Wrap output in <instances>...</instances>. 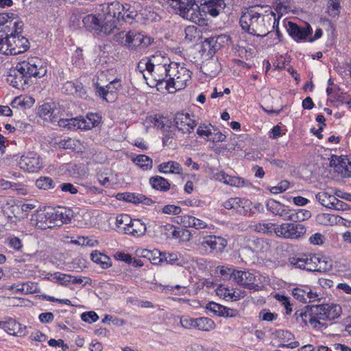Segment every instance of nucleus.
<instances>
[{"label": "nucleus", "instance_id": "1", "mask_svg": "<svg viewBox=\"0 0 351 351\" xmlns=\"http://www.w3.org/2000/svg\"><path fill=\"white\" fill-rule=\"evenodd\" d=\"M276 13L270 5H254L243 12L240 25L243 30L257 37H264L271 32L272 24H275Z\"/></svg>", "mask_w": 351, "mask_h": 351}, {"label": "nucleus", "instance_id": "2", "mask_svg": "<svg viewBox=\"0 0 351 351\" xmlns=\"http://www.w3.org/2000/svg\"><path fill=\"white\" fill-rule=\"evenodd\" d=\"M341 307L336 304H321L307 305L305 310L300 309L295 313L296 319L305 325L308 322L315 328L326 327L325 321L333 320L341 313Z\"/></svg>", "mask_w": 351, "mask_h": 351}, {"label": "nucleus", "instance_id": "3", "mask_svg": "<svg viewBox=\"0 0 351 351\" xmlns=\"http://www.w3.org/2000/svg\"><path fill=\"white\" fill-rule=\"evenodd\" d=\"M47 72V63L38 57L19 62L11 69L7 77L8 82L18 89H24L31 77H42Z\"/></svg>", "mask_w": 351, "mask_h": 351}, {"label": "nucleus", "instance_id": "4", "mask_svg": "<svg viewBox=\"0 0 351 351\" xmlns=\"http://www.w3.org/2000/svg\"><path fill=\"white\" fill-rule=\"evenodd\" d=\"M23 26L18 29L16 27L5 31L4 36L1 37L0 52L5 55H18L26 51L29 49L28 40L21 35Z\"/></svg>", "mask_w": 351, "mask_h": 351}, {"label": "nucleus", "instance_id": "5", "mask_svg": "<svg viewBox=\"0 0 351 351\" xmlns=\"http://www.w3.org/2000/svg\"><path fill=\"white\" fill-rule=\"evenodd\" d=\"M170 77L167 80L166 88L170 91L171 88L179 90L184 88L187 83L191 80L192 72L187 69L184 64L171 62L170 66Z\"/></svg>", "mask_w": 351, "mask_h": 351}, {"label": "nucleus", "instance_id": "6", "mask_svg": "<svg viewBox=\"0 0 351 351\" xmlns=\"http://www.w3.org/2000/svg\"><path fill=\"white\" fill-rule=\"evenodd\" d=\"M191 3L193 4L194 11L199 12L204 21L202 24L197 21L193 23L202 27L208 25V20L206 19L207 14L215 17L226 8L223 0H191Z\"/></svg>", "mask_w": 351, "mask_h": 351}, {"label": "nucleus", "instance_id": "7", "mask_svg": "<svg viewBox=\"0 0 351 351\" xmlns=\"http://www.w3.org/2000/svg\"><path fill=\"white\" fill-rule=\"evenodd\" d=\"M116 39L132 50L146 48L154 40L151 37L135 31H129L127 33L121 32L116 35Z\"/></svg>", "mask_w": 351, "mask_h": 351}, {"label": "nucleus", "instance_id": "8", "mask_svg": "<svg viewBox=\"0 0 351 351\" xmlns=\"http://www.w3.org/2000/svg\"><path fill=\"white\" fill-rule=\"evenodd\" d=\"M167 4L174 10L176 14L191 22L204 23L201 14L194 11L191 0H165Z\"/></svg>", "mask_w": 351, "mask_h": 351}, {"label": "nucleus", "instance_id": "9", "mask_svg": "<svg viewBox=\"0 0 351 351\" xmlns=\"http://www.w3.org/2000/svg\"><path fill=\"white\" fill-rule=\"evenodd\" d=\"M125 8H126L125 5L118 1H113L103 5L102 10L105 15L106 23L108 25V32L117 27L116 23L121 20V14Z\"/></svg>", "mask_w": 351, "mask_h": 351}, {"label": "nucleus", "instance_id": "10", "mask_svg": "<svg viewBox=\"0 0 351 351\" xmlns=\"http://www.w3.org/2000/svg\"><path fill=\"white\" fill-rule=\"evenodd\" d=\"M306 227L301 223H284L276 226V235L285 239H297L306 233Z\"/></svg>", "mask_w": 351, "mask_h": 351}, {"label": "nucleus", "instance_id": "11", "mask_svg": "<svg viewBox=\"0 0 351 351\" xmlns=\"http://www.w3.org/2000/svg\"><path fill=\"white\" fill-rule=\"evenodd\" d=\"M19 167L27 172L34 173L43 168V161L35 152H28L21 156Z\"/></svg>", "mask_w": 351, "mask_h": 351}, {"label": "nucleus", "instance_id": "12", "mask_svg": "<svg viewBox=\"0 0 351 351\" xmlns=\"http://www.w3.org/2000/svg\"><path fill=\"white\" fill-rule=\"evenodd\" d=\"M317 254L299 253L289 258V262L295 267L308 271L316 270Z\"/></svg>", "mask_w": 351, "mask_h": 351}, {"label": "nucleus", "instance_id": "13", "mask_svg": "<svg viewBox=\"0 0 351 351\" xmlns=\"http://www.w3.org/2000/svg\"><path fill=\"white\" fill-rule=\"evenodd\" d=\"M121 82L119 79H114L106 86L95 84V90L99 96L107 102H113L117 99L118 91L121 88Z\"/></svg>", "mask_w": 351, "mask_h": 351}, {"label": "nucleus", "instance_id": "14", "mask_svg": "<svg viewBox=\"0 0 351 351\" xmlns=\"http://www.w3.org/2000/svg\"><path fill=\"white\" fill-rule=\"evenodd\" d=\"M52 216L51 208L38 210L32 215L31 223L41 230L51 228L53 227Z\"/></svg>", "mask_w": 351, "mask_h": 351}, {"label": "nucleus", "instance_id": "15", "mask_svg": "<svg viewBox=\"0 0 351 351\" xmlns=\"http://www.w3.org/2000/svg\"><path fill=\"white\" fill-rule=\"evenodd\" d=\"M285 27L289 36L295 41L305 40L313 32V29L308 23L304 27H300L292 21H288Z\"/></svg>", "mask_w": 351, "mask_h": 351}, {"label": "nucleus", "instance_id": "16", "mask_svg": "<svg viewBox=\"0 0 351 351\" xmlns=\"http://www.w3.org/2000/svg\"><path fill=\"white\" fill-rule=\"evenodd\" d=\"M234 280L245 289L258 290L256 276L249 271L237 270Z\"/></svg>", "mask_w": 351, "mask_h": 351}, {"label": "nucleus", "instance_id": "17", "mask_svg": "<svg viewBox=\"0 0 351 351\" xmlns=\"http://www.w3.org/2000/svg\"><path fill=\"white\" fill-rule=\"evenodd\" d=\"M173 123L176 128L183 134L191 133L196 126L195 121L191 118L188 113H176Z\"/></svg>", "mask_w": 351, "mask_h": 351}, {"label": "nucleus", "instance_id": "18", "mask_svg": "<svg viewBox=\"0 0 351 351\" xmlns=\"http://www.w3.org/2000/svg\"><path fill=\"white\" fill-rule=\"evenodd\" d=\"M53 213L52 221L54 226H61L64 223H69L73 217V211L66 207L51 208Z\"/></svg>", "mask_w": 351, "mask_h": 351}, {"label": "nucleus", "instance_id": "19", "mask_svg": "<svg viewBox=\"0 0 351 351\" xmlns=\"http://www.w3.org/2000/svg\"><path fill=\"white\" fill-rule=\"evenodd\" d=\"M171 62L166 66L156 65L153 68V70L149 68H145V71H147L148 75L153 77L154 81L156 82V86L162 84L164 82L167 83V80L170 77V68Z\"/></svg>", "mask_w": 351, "mask_h": 351}, {"label": "nucleus", "instance_id": "20", "mask_svg": "<svg viewBox=\"0 0 351 351\" xmlns=\"http://www.w3.org/2000/svg\"><path fill=\"white\" fill-rule=\"evenodd\" d=\"M227 240L221 237L216 235H208L203 238L201 245L207 248L209 247L211 252H221L226 247Z\"/></svg>", "mask_w": 351, "mask_h": 351}, {"label": "nucleus", "instance_id": "21", "mask_svg": "<svg viewBox=\"0 0 351 351\" xmlns=\"http://www.w3.org/2000/svg\"><path fill=\"white\" fill-rule=\"evenodd\" d=\"M223 206L226 209H235L239 212L243 211L244 214L252 212V202L245 198L232 197L223 203Z\"/></svg>", "mask_w": 351, "mask_h": 351}, {"label": "nucleus", "instance_id": "22", "mask_svg": "<svg viewBox=\"0 0 351 351\" xmlns=\"http://www.w3.org/2000/svg\"><path fill=\"white\" fill-rule=\"evenodd\" d=\"M266 208L276 216L280 217L282 219L288 221L290 216L291 208L275 199H270L267 202Z\"/></svg>", "mask_w": 351, "mask_h": 351}, {"label": "nucleus", "instance_id": "23", "mask_svg": "<svg viewBox=\"0 0 351 351\" xmlns=\"http://www.w3.org/2000/svg\"><path fill=\"white\" fill-rule=\"evenodd\" d=\"M167 64H169V59L161 56V54H155L149 58L142 59L138 64V69L143 73L145 68H152L153 70V68L156 65L166 66Z\"/></svg>", "mask_w": 351, "mask_h": 351}, {"label": "nucleus", "instance_id": "24", "mask_svg": "<svg viewBox=\"0 0 351 351\" xmlns=\"http://www.w3.org/2000/svg\"><path fill=\"white\" fill-rule=\"evenodd\" d=\"M176 219L178 223L186 228H194L197 230L208 228V224L205 221L191 215L178 216Z\"/></svg>", "mask_w": 351, "mask_h": 351}, {"label": "nucleus", "instance_id": "25", "mask_svg": "<svg viewBox=\"0 0 351 351\" xmlns=\"http://www.w3.org/2000/svg\"><path fill=\"white\" fill-rule=\"evenodd\" d=\"M55 110V104L53 103H45L39 106L38 114L44 120L53 123L58 121Z\"/></svg>", "mask_w": 351, "mask_h": 351}, {"label": "nucleus", "instance_id": "26", "mask_svg": "<svg viewBox=\"0 0 351 351\" xmlns=\"http://www.w3.org/2000/svg\"><path fill=\"white\" fill-rule=\"evenodd\" d=\"M126 230V234L134 237H140L145 235L147 226L141 219H132V223L130 224L129 227L127 228Z\"/></svg>", "mask_w": 351, "mask_h": 351}, {"label": "nucleus", "instance_id": "27", "mask_svg": "<svg viewBox=\"0 0 351 351\" xmlns=\"http://www.w3.org/2000/svg\"><path fill=\"white\" fill-rule=\"evenodd\" d=\"M83 23L84 25L91 29H100L101 32H104V33H109L108 25L106 23V25H101V20L98 19L97 16L93 14H89L86 16L83 19Z\"/></svg>", "mask_w": 351, "mask_h": 351}, {"label": "nucleus", "instance_id": "28", "mask_svg": "<svg viewBox=\"0 0 351 351\" xmlns=\"http://www.w3.org/2000/svg\"><path fill=\"white\" fill-rule=\"evenodd\" d=\"M230 41V37L226 34H220L217 36L208 38L206 43L208 45L210 49L214 53L220 49L221 47L228 45Z\"/></svg>", "mask_w": 351, "mask_h": 351}, {"label": "nucleus", "instance_id": "29", "mask_svg": "<svg viewBox=\"0 0 351 351\" xmlns=\"http://www.w3.org/2000/svg\"><path fill=\"white\" fill-rule=\"evenodd\" d=\"M3 328L10 335L21 337L26 335V326H22L20 323L14 319L5 322Z\"/></svg>", "mask_w": 351, "mask_h": 351}, {"label": "nucleus", "instance_id": "30", "mask_svg": "<svg viewBox=\"0 0 351 351\" xmlns=\"http://www.w3.org/2000/svg\"><path fill=\"white\" fill-rule=\"evenodd\" d=\"M251 230L258 233H263L265 234H271L272 232L276 234V225L270 222H252L249 226Z\"/></svg>", "mask_w": 351, "mask_h": 351}, {"label": "nucleus", "instance_id": "31", "mask_svg": "<svg viewBox=\"0 0 351 351\" xmlns=\"http://www.w3.org/2000/svg\"><path fill=\"white\" fill-rule=\"evenodd\" d=\"M158 171L162 173L181 174L182 168L176 161H168L160 163L158 167Z\"/></svg>", "mask_w": 351, "mask_h": 351}, {"label": "nucleus", "instance_id": "32", "mask_svg": "<svg viewBox=\"0 0 351 351\" xmlns=\"http://www.w3.org/2000/svg\"><path fill=\"white\" fill-rule=\"evenodd\" d=\"M149 182L154 189L161 192H167L171 188V184L168 180L160 176L151 177Z\"/></svg>", "mask_w": 351, "mask_h": 351}, {"label": "nucleus", "instance_id": "33", "mask_svg": "<svg viewBox=\"0 0 351 351\" xmlns=\"http://www.w3.org/2000/svg\"><path fill=\"white\" fill-rule=\"evenodd\" d=\"M90 258L94 263L99 265L102 269H107L112 266L110 258L97 250H95L90 254Z\"/></svg>", "mask_w": 351, "mask_h": 351}, {"label": "nucleus", "instance_id": "34", "mask_svg": "<svg viewBox=\"0 0 351 351\" xmlns=\"http://www.w3.org/2000/svg\"><path fill=\"white\" fill-rule=\"evenodd\" d=\"M290 216L288 221L298 223V222L304 221L308 219L311 217V213L304 209H291Z\"/></svg>", "mask_w": 351, "mask_h": 351}, {"label": "nucleus", "instance_id": "35", "mask_svg": "<svg viewBox=\"0 0 351 351\" xmlns=\"http://www.w3.org/2000/svg\"><path fill=\"white\" fill-rule=\"evenodd\" d=\"M132 219L126 214H121L116 217L117 231L119 233L125 234L127 228L132 223Z\"/></svg>", "mask_w": 351, "mask_h": 351}, {"label": "nucleus", "instance_id": "36", "mask_svg": "<svg viewBox=\"0 0 351 351\" xmlns=\"http://www.w3.org/2000/svg\"><path fill=\"white\" fill-rule=\"evenodd\" d=\"M58 121V125L69 130L76 129H86L85 123L83 119H60Z\"/></svg>", "mask_w": 351, "mask_h": 351}, {"label": "nucleus", "instance_id": "37", "mask_svg": "<svg viewBox=\"0 0 351 351\" xmlns=\"http://www.w3.org/2000/svg\"><path fill=\"white\" fill-rule=\"evenodd\" d=\"M216 325L211 319L205 317L196 318L195 328L202 331H210L215 328Z\"/></svg>", "mask_w": 351, "mask_h": 351}, {"label": "nucleus", "instance_id": "38", "mask_svg": "<svg viewBox=\"0 0 351 351\" xmlns=\"http://www.w3.org/2000/svg\"><path fill=\"white\" fill-rule=\"evenodd\" d=\"M34 104V99L32 97L29 96H19L12 101L11 106L12 108H29Z\"/></svg>", "mask_w": 351, "mask_h": 351}, {"label": "nucleus", "instance_id": "39", "mask_svg": "<svg viewBox=\"0 0 351 351\" xmlns=\"http://www.w3.org/2000/svg\"><path fill=\"white\" fill-rule=\"evenodd\" d=\"M291 8V0H276L274 2V10L278 14L279 19L289 12Z\"/></svg>", "mask_w": 351, "mask_h": 351}, {"label": "nucleus", "instance_id": "40", "mask_svg": "<svg viewBox=\"0 0 351 351\" xmlns=\"http://www.w3.org/2000/svg\"><path fill=\"white\" fill-rule=\"evenodd\" d=\"M0 188L3 190L12 189L20 195L27 194V189L24 187V185L20 183L11 182L4 179H0Z\"/></svg>", "mask_w": 351, "mask_h": 351}, {"label": "nucleus", "instance_id": "41", "mask_svg": "<svg viewBox=\"0 0 351 351\" xmlns=\"http://www.w3.org/2000/svg\"><path fill=\"white\" fill-rule=\"evenodd\" d=\"M132 161L144 171L149 170L152 167V159L146 155H138L132 159Z\"/></svg>", "mask_w": 351, "mask_h": 351}, {"label": "nucleus", "instance_id": "42", "mask_svg": "<svg viewBox=\"0 0 351 351\" xmlns=\"http://www.w3.org/2000/svg\"><path fill=\"white\" fill-rule=\"evenodd\" d=\"M332 268V261L328 258L317 254L316 270L317 272H326Z\"/></svg>", "mask_w": 351, "mask_h": 351}, {"label": "nucleus", "instance_id": "43", "mask_svg": "<svg viewBox=\"0 0 351 351\" xmlns=\"http://www.w3.org/2000/svg\"><path fill=\"white\" fill-rule=\"evenodd\" d=\"M315 198L319 203L328 208L331 209L335 201V196L328 194L326 192L322 191L315 195Z\"/></svg>", "mask_w": 351, "mask_h": 351}, {"label": "nucleus", "instance_id": "44", "mask_svg": "<svg viewBox=\"0 0 351 351\" xmlns=\"http://www.w3.org/2000/svg\"><path fill=\"white\" fill-rule=\"evenodd\" d=\"M249 247L253 252L258 253L267 250L268 243L263 239L255 238L250 241Z\"/></svg>", "mask_w": 351, "mask_h": 351}, {"label": "nucleus", "instance_id": "45", "mask_svg": "<svg viewBox=\"0 0 351 351\" xmlns=\"http://www.w3.org/2000/svg\"><path fill=\"white\" fill-rule=\"evenodd\" d=\"M36 186L39 189L49 190L53 189L56 186V184L52 178L47 176H44L40 177L36 180Z\"/></svg>", "mask_w": 351, "mask_h": 351}, {"label": "nucleus", "instance_id": "46", "mask_svg": "<svg viewBox=\"0 0 351 351\" xmlns=\"http://www.w3.org/2000/svg\"><path fill=\"white\" fill-rule=\"evenodd\" d=\"M213 128L214 126L211 124H200L197 129V134L199 137L209 141Z\"/></svg>", "mask_w": 351, "mask_h": 351}, {"label": "nucleus", "instance_id": "47", "mask_svg": "<svg viewBox=\"0 0 351 351\" xmlns=\"http://www.w3.org/2000/svg\"><path fill=\"white\" fill-rule=\"evenodd\" d=\"M162 252L158 250L150 251L145 250L143 252V256L147 257L154 265H158L162 262Z\"/></svg>", "mask_w": 351, "mask_h": 351}, {"label": "nucleus", "instance_id": "48", "mask_svg": "<svg viewBox=\"0 0 351 351\" xmlns=\"http://www.w3.org/2000/svg\"><path fill=\"white\" fill-rule=\"evenodd\" d=\"M339 0H327V12L329 16L336 17L340 13Z\"/></svg>", "mask_w": 351, "mask_h": 351}, {"label": "nucleus", "instance_id": "49", "mask_svg": "<svg viewBox=\"0 0 351 351\" xmlns=\"http://www.w3.org/2000/svg\"><path fill=\"white\" fill-rule=\"evenodd\" d=\"M308 287H296L293 289V297L298 300V301L302 303H307L308 299V293H307Z\"/></svg>", "mask_w": 351, "mask_h": 351}, {"label": "nucleus", "instance_id": "50", "mask_svg": "<svg viewBox=\"0 0 351 351\" xmlns=\"http://www.w3.org/2000/svg\"><path fill=\"white\" fill-rule=\"evenodd\" d=\"M83 121L86 125L85 130H90L99 123L101 117L97 114L89 113L86 115V119H83Z\"/></svg>", "mask_w": 351, "mask_h": 351}, {"label": "nucleus", "instance_id": "51", "mask_svg": "<svg viewBox=\"0 0 351 351\" xmlns=\"http://www.w3.org/2000/svg\"><path fill=\"white\" fill-rule=\"evenodd\" d=\"M124 5H125L126 8H125L124 11L122 12L121 19L130 23L137 16V12L134 9H132V8L130 5L125 4Z\"/></svg>", "mask_w": 351, "mask_h": 351}, {"label": "nucleus", "instance_id": "52", "mask_svg": "<svg viewBox=\"0 0 351 351\" xmlns=\"http://www.w3.org/2000/svg\"><path fill=\"white\" fill-rule=\"evenodd\" d=\"M82 88V84L74 83L73 82H66L64 84L62 90L68 95H74L80 90Z\"/></svg>", "mask_w": 351, "mask_h": 351}, {"label": "nucleus", "instance_id": "53", "mask_svg": "<svg viewBox=\"0 0 351 351\" xmlns=\"http://www.w3.org/2000/svg\"><path fill=\"white\" fill-rule=\"evenodd\" d=\"M217 271H219V274L221 276L223 277L224 279H234V274L237 270L234 269L233 267H228L226 266H219L217 267Z\"/></svg>", "mask_w": 351, "mask_h": 351}, {"label": "nucleus", "instance_id": "54", "mask_svg": "<svg viewBox=\"0 0 351 351\" xmlns=\"http://www.w3.org/2000/svg\"><path fill=\"white\" fill-rule=\"evenodd\" d=\"M139 195L140 194H135L131 193H119L118 194V199H123L126 202H132L134 204H139V201L141 199L139 197Z\"/></svg>", "mask_w": 351, "mask_h": 351}, {"label": "nucleus", "instance_id": "55", "mask_svg": "<svg viewBox=\"0 0 351 351\" xmlns=\"http://www.w3.org/2000/svg\"><path fill=\"white\" fill-rule=\"evenodd\" d=\"M21 287L22 289V293L25 294L35 293H38L39 291L37 284L32 282L22 283V286Z\"/></svg>", "mask_w": 351, "mask_h": 351}, {"label": "nucleus", "instance_id": "56", "mask_svg": "<svg viewBox=\"0 0 351 351\" xmlns=\"http://www.w3.org/2000/svg\"><path fill=\"white\" fill-rule=\"evenodd\" d=\"M162 261H165L166 263L171 265H180L181 263L179 261L178 256L176 253H167L162 252Z\"/></svg>", "mask_w": 351, "mask_h": 351}, {"label": "nucleus", "instance_id": "57", "mask_svg": "<svg viewBox=\"0 0 351 351\" xmlns=\"http://www.w3.org/2000/svg\"><path fill=\"white\" fill-rule=\"evenodd\" d=\"M180 324L186 329L195 328L196 324V318H192L187 315H184L180 318Z\"/></svg>", "mask_w": 351, "mask_h": 351}, {"label": "nucleus", "instance_id": "58", "mask_svg": "<svg viewBox=\"0 0 351 351\" xmlns=\"http://www.w3.org/2000/svg\"><path fill=\"white\" fill-rule=\"evenodd\" d=\"M289 187V182L287 180H282L277 186L271 187L269 191L273 194H279L285 191Z\"/></svg>", "mask_w": 351, "mask_h": 351}, {"label": "nucleus", "instance_id": "59", "mask_svg": "<svg viewBox=\"0 0 351 351\" xmlns=\"http://www.w3.org/2000/svg\"><path fill=\"white\" fill-rule=\"evenodd\" d=\"M277 317V313H271L267 309H263L259 313V318L263 321L272 322L276 320Z\"/></svg>", "mask_w": 351, "mask_h": 351}, {"label": "nucleus", "instance_id": "60", "mask_svg": "<svg viewBox=\"0 0 351 351\" xmlns=\"http://www.w3.org/2000/svg\"><path fill=\"white\" fill-rule=\"evenodd\" d=\"M7 244L15 250H20L23 247L21 240L14 236H10L7 239Z\"/></svg>", "mask_w": 351, "mask_h": 351}, {"label": "nucleus", "instance_id": "61", "mask_svg": "<svg viewBox=\"0 0 351 351\" xmlns=\"http://www.w3.org/2000/svg\"><path fill=\"white\" fill-rule=\"evenodd\" d=\"M185 39L192 41L197 36V28L195 25H189L184 29Z\"/></svg>", "mask_w": 351, "mask_h": 351}, {"label": "nucleus", "instance_id": "62", "mask_svg": "<svg viewBox=\"0 0 351 351\" xmlns=\"http://www.w3.org/2000/svg\"><path fill=\"white\" fill-rule=\"evenodd\" d=\"M176 129H172L166 132L164 134L162 138V143L164 145H170L173 144V141L176 140Z\"/></svg>", "mask_w": 351, "mask_h": 351}, {"label": "nucleus", "instance_id": "63", "mask_svg": "<svg viewBox=\"0 0 351 351\" xmlns=\"http://www.w3.org/2000/svg\"><path fill=\"white\" fill-rule=\"evenodd\" d=\"M226 138L225 134H222L217 128L214 127L209 141H212L213 143L223 142L226 140Z\"/></svg>", "mask_w": 351, "mask_h": 351}, {"label": "nucleus", "instance_id": "64", "mask_svg": "<svg viewBox=\"0 0 351 351\" xmlns=\"http://www.w3.org/2000/svg\"><path fill=\"white\" fill-rule=\"evenodd\" d=\"M162 211L165 214L178 215L181 213L182 209L180 206L169 204L165 206L162 208Z\"/></svg>", "mask_w": 351, "mask_h": 351}]
</instances>
